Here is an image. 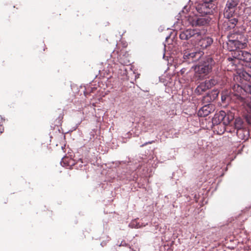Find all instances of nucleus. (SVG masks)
<instances>
[{"instance_id":"1","label":"nucleus","mask_w":251,"mask_h":251,"mask_svg":"<svg viewBox=\"0 0 251 251\" xmlns=\"http://www.w3.org/2000/svg\"><path fill=\"white\" fill-rule=\"evenodd\" d=\"M243 92L240 84H234L230 90H226L222 92L221 100L223 102L233 101L240 105L247 112L244 115L246 122L251 125V98L245 99L242 96Z\"/></svg>"},{"instance_id":"2","label":"nucleus","mask_w":251,"mask_h":251,"mask_svg":"<svg viewBox=\"0 0 251 251\" xmlns=\"http://www.w3.org/2000/svg\"><path fill=\"white\" fill-rule=\"evenodd\" d=\"M179 38L181 40H190L193 44L198 42V46L204 49L210 46L213 43L210 37L202 38V35L199 30L187 29L180 32Z\"/></svg>"},{"instance_id":"3","label":"nucleus","mask_w":251,"mask_h":251,"mask_svg":"<svg viewBox=\"0 0 251 251\" xmlns=\"http://www.w3.org/2000/svg\"><path fill=\"white\" fill-rule=\"evenodd\" d=\"M234 80L236 82H239L242 85H240L244 92H242V96L245 93L251 94V67L246 68L244 70L238 73V75L234 77Z\"/></svg>"},{"instance_id":"4","label":"nucleus","mask_w":251,"mask_h":251,"mask_svg":"<svg viewBox=\"0 0 251 251\" xmlns=\"http://www.w3.org/2000/svg\"><path fill=\"white\" fill-rule=\"evenodd\" d=\"M247 42V39L244 35L234 33L229 37L227 44L229 50H234L245 48Z\"/></svg>"},{"instance_id":"5","label":"nucleus","mask_w":251,"mask_h":251,"mask_svg":"<svg viewBox=\"0 0 251 251\" xmlns=\"http://www.w3.org/2000/svg\"><path fill=\"white\" fill-rule=\"evenodd\" d=\"M215 64V62L211 56H206L196 66V72L200 75H207L212 71Z\"/></svg>"},{"instance_id":"6","label":"nucleus","mask_w":251,"mask_h":251,"mask_svg":"<svg viewBox=\"0 0 251 251\" xmlns=\"http://www.w3.org/2000/svg\"><path fill=\"white\" fill-rule=\"evenodd\" d=\"M233 51L231 59L232 63L237 65V64H242V62H251V53L242 50L234 49Z\"/></svg>"},{"instance_id":"7","label":"nucleus","mask_w":251,"mask_h":251,"mask_svg":"<svg viewBox=\"0 0 251 251\" xmlns=\"http://www.w3.org/2000/svg\"><path fill=\"white\" fill-rule=\"evenodd\" d=\"M182 50L183 53V58L185 60L191 59L192 61L199 60L202 55L201 51H196L190 45H183Z\"/></svg>"},{"instance_id":"8","label":"nucleus","mask_w":251,"mask_h":251,"mask_svg":"<svg viewBox=\"0 0 251 251\" xmlns=\"http://www.w3.org/2000/svg\"><path fill=\"white\" fill-rule=\"evenodd\" d=\"M112 56L115 58H117L119 63L123 65H127L130 63L129 54L126 49L120 48V44L117 45Z\"/></svg>"},{"instance_id":"9","label":"nucleus","mask_w":251,"mask_h":251,"mask_svg":"<svg viewBox=\"0 0 251 251\" xmlns=\"http://www.w3.org/2000/svg\"><path fill=\"white\" fill-rule=\"evenodd\" d=\"M238 5L237 0H228L224 10L225 18H230L235 15V12Z\"/></svg>"},{"instance_id":"10","label":"nucleus","mask_w":251,"mask_h":251,"mask_svg":"<svg viewBox=\"0 0 251 251\" xmlns=\"http://www.w3.org/2000/svg\"><path fill=\"white\" fill-rule=\"evenodd\" d=\"M217 83V81L214 79H211L201 82L195 89V93L198 95H201L203 92L216 85Z\"/></svg>"},{"instance_id":"11","label":"nucleus","mask_w":251,"mask_h":251,"mask_svg":"<svg viewBox=\"0 0 251 251\" xmlns=\"http://www.w3.org/2000/svg\"><path fill=\"white\" fill-rule=\"evenodd\" d=\"M214 110L213 106L208 104L202 106L198 111V115L199 117H204L208 116Z\"/></svg>"},{"instance_id":"12","label":"nucleus","mask_w":251,"mask_h":251,"mask_svg":"<svg viewBox=\"0 0 251 251\" xmlns=\"http://www.w3.org/2000/svg\"><path fill=\"white\" fill-rule=\"evenodd\" d=\"M235 110L232 111H224L223 125L224 126L229 125L230 122L234 119Z\"/></svg>"},{"instance_id":"13","label":"nucleus","mask_w":251,"mask_h":251,"mask_svg":"<svg viewBox=\"0 0 251 251\" xmlns=\"http://www.w3.org/2000/svg\"><path fill=\"white\" fill-rule=\"evenodd\" d=\"M238 17L237 15L235 14L230 18H226L227 19V21L225 22V24L227 25V29H231L235 27L238 22Z\"/></svg>"},{"instance_id":"14","label":"nucleus","mask_w":251,"mask_h":251,"mask_svg":"<svg viewBox=\"0 0 251 251\" xmlns=\"http://www.w3.org/2000/svg\"><path fill=\"white\" fill-rule=\"evenodd\" d=\"M218 93L217 91H213L208 93L203 97L202 101L204 103H209L215 100L218 97Z\"/></svg>"},{"instance_id":"15","label":"nucleus","mask_w":251,"mask_h":251,"mask_svg":"<svg viewBox=\"0 0 251 251\" xmlns=\"http://www.w3.org/2000/svg\"><path fill=\"white\" fill-rule=\"evenodd\" d=\"M236 134L238 138L241 140H246L249 136V131L247 127L237 130Z\"/></svg>"},{"instance_id":"16","label":"nucleus","mask_w":251,"mask_h":251,"mask_svg":"<svg viewBox=\"0 0 251 251\" xmlns=\"http://www.w3.org/2000/svg\"><path fill=\"white\" fill-rule=\"evenodd\" d=\"M223 114H224V111L223 110H221L218 113L216 114L212 120L213 124L218 125L222 123H223L224 115Z\"/></svg>"},{"instance_id":"17","label":"nucleus","mask_w":251,"mask_h":251,"mask_svg":"<svg viewBox=\"0 0 251 251\" xmlns=\"http://www.w3.org/2000/svg\"><path fill=\"white\" fill-rule=\"evenodd\" d=\"M210 20L208 18L202 17L197 18L195 21V24L199 26L205 25L208 24Z\"/></svg>"},{"instance_id":"18","label":"nucleus","mask_w":251,"mask_h":251,"mask_svg":"<svg viewBox=\"0 0 251 251\" xmlns=\"http://www.w3.org/2000/svg\"><path fill=\"white\" fill-rule=\"evenodd\" d=\"M235 128L237 130L246 127L243 120L240 118H236L234 122Z\"/></svg>"},{"instance_id":"19","label":"nucleus","mask_w":251,"mask_h":251,"mask_svg":"<svg viewBox=\"0 0 251 251\" xmlns=\"http://www.w3.org/2000/svg\"><path fill=\"white\" fill-rule=\"evenodd\" d=\"M61 163L65 166L72 167L75 165V161L69 157H65L62 158Z\"/></svg>"},{"instance_id":"20","label":"nucleus","mask_w":251,"mask_h":251,"mask_svg":"<svg viewBox=\"0 0 251 251\" xmlns=\"http://www.w3.org/2000/svg\"><path fill=\"white\" fill-rule=\"evenodd\" d=\"M120 44V48L121 49H125L126 48L127 46V44L126 42L123 43V41H122L120 43H119L118 44Z\"/></svg>"},{"instance_id":"21","label":"nucleus","mask_w":251,"mask_h":251,"mask_svg":"<svg viewBox=\"0 0 251 251\" xmlns=\"http://www.w3.org/2000/svg\"><path fill=\"white\" fill-rule=\"evenodd\" d=\"M153 142V141H151V142H149L148 143H146L144 145H142L141 147H143V146H144L145 145H147L148 144H152Z\"/></svg>"}]
</instances>
